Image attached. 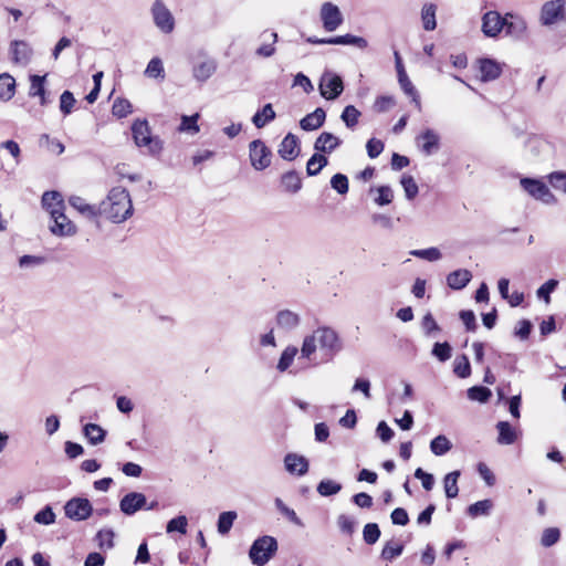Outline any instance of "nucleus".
<instances>
[{
    "label": "nucleus",
    "instance_id": "1",
    "mask_svg": "<svg viewBox=\"0 0 566 566\" xmlns=\"http://www.w3.org/2000/svg\"><path fill=\"white\" fill-rule=\"evenodd\" d=\"M343 343L339 335L331 327L323 326L306 335L301 346V358L313 366L332 361L342 350Z\"/></svg>",
    "mask_w": 566,
    "mask_h": 566
},
{
    "label": "nucleus",
    "instance_id": "2",
    "mask_svg": "<svg viewBox=\"0 0 566 566\" xmlns=\"http://www.w3.org/2000/svg\"><path fill=\"white\" fill-rule=\"evenodd\" d=\"M98 212L113 223H122L129 219L134 207L128 190L120 186L112 188L98 205Z\"/></svg>",
    "mask_w": 566,
    "mask_h": 566
},
{
    "label": "nucleus",
    "instance_id": "3",
    "mask_svg": "<svg viewBox=\"0 0 566 566\" xmlns=\"http://www.w3.org/2000/svg\"><path fill=\"white\" fill-rule=\"evenodd\" d=\"M133 138L137 147L147 148L150 154H158L163 149V143L157 136L151 135L146 119H136L132 125Z\"/></svg>",
    "mask_w": 566,
    "mask_h": 566
},
{
    "label": "nucleus",
    "instance_id": "4",
    "mask_svg": "<svg viewBox=\"0 0 566 566\" xmlns=\"http://www.w3.org/2000/svg\"><path fill=\"white\" fill-rule=\"evenodd\" d=\"M277 542L274 537L264 535L256 538L249 552L251 562L256 566L265 565L276 553Z\"/></svg>",
    "mask_w": 566,
    "mask_h": 566
},
{
    "label": "nucleus",
    "instance_id": "5",
    "mask_svg": "<svg viewBox=\"0 0 566 566\" xmlns=\"http://www.w3.org/2000/svg\"><path fill=\"white\" fill-rule=\"evenodd\" d=\"M566 20V1L549 0L543 3L539 12L542 25L551 27Z\"/></svg>",
    "mask_w": 566,
    "mask_h": 566
},
{
    "label": "nucleus",
    "instance_id": "6",
    "mask_svg": "<svg viewBox=\"0 0 566 566\" xmlns=\"http://www.w3.org/2000/svg\"><path fill=\"white\" fill-rule=\"evenodd\" d=\"M150 13L156 28L165 34L175 30V18L163 0H155Z\"/></svg>",
    "mask_w": 566,
    "mask_h": 566
},
{
    "label": "nucleus",
    "instance_id": "7",
    "mask_svg": "<svg viewBox=\"0 0 566 566\" xmlns=\"http://www.w3.org/2000/svg\"><path fill=\"white\" fill-rule=\"evenodd\" d=\"M249 157L255 170H264L271 165L272 153L262 140L255 139L249 145Z\"/></svg>",
    "mask_w": 566,
    "mask_h": 566
},
{
    "label": "nucleus",
    "instance_id": "8",
    "mask_svg": "<svg viewBox=\"0 0 566 566\" xmlns=\"http://www.w3.org/2000/svg\"><path fill=\"white\" fill-rule=\"evenodd\" d=\"M319 18L324 30L327 32L336 31L344 22V17L339 8L329 1L321 6Z\"/></svg>",
    "mask_w": 566,
    "mask_h": 566
},
{
    "label": "nucleus",
    "instance_id": "9",
    "mask_svg": "<svg viewBox=\"0 0 566 566\" xmlns=\"http://www.w3.org/2000/svg\"><path fill=\"white\" fill-rule=\"evenodd\" d=\"M318 88L324 98L335 99L344 90L343 80L339 75L333 72H325L321 77Z\"/></svg>",
    "mask_w": 566,
    "mask_h": 566
},
{
    "label": "nucleus",
    "instance_id": "10",
    "mask_svg": "<svg viewBox=\"0 0 566 566\" xmlns=\"http://www.w3.org/2000/svg\"><path fill=\"white\" fill-rule=\"evenodd\" d=\"M521 186L530 196L536 200H541L547 205L554 203L556 201L548 187L538 179L523 178L521 179Z\"/></svg>",
    "mask_w": 566,
    "mask_h": 566
},
{
    "label": "nucleus",
    "instance_id": "11",
    "mask_svg": "<svg viewBox=\"0 0 566 566\" xmlns=\"http://www.w3.org/2000/svg\"><path fill=\"white\" fill-rule=\"evenodd\" d=\"M65 515L75 521H84L92 513V504L87 499L75 497L65 504Z\"/></svg>",
    "mask_w": 566,
    "mask_h": 566
},
{
    "label": "nucleus",
    "instance_id": "12",
    "mask_svg": "<svg viewBox=\"0 0 566 566\" xmlns=\"http://www.w3.org/2000/svg\"><path fill=\"white\" fill-rule=\"evenodd\" d=\"M506 18L496 11H488L482 18V32L489 38H495L504 29Z\"/></svg>",
    "mask_w": 566,
    "mask_h": 566
},
{
    "label": "nucleus",
    "instance_id": "13",
    "mask_svg": "<svg viewBox=\"0 0 566 566\" xmlns=\"http://www.w3.org/2000/svg\"><path fill=\"white\" fill-rule=\"evenodd\" d=\"M64 209L52 210L53 224L50 227L51 232L55 235L66 237L73 235L76 232V228L64 214Z\"/></svg>",
    "mask_w": 566,
    "mask_h": 566
},
{
    "label": "nucleus",
    "instance_id": "14",
    "mask_svg": "<svg viewBox=\"0 0 566 566\" xmlns=\"http://www.w3.org/2000/svg\"><path fill=\"white\" fill-rule=\"evenodd\" d=\"M46 76V74L29 76L30 87L28 94L32 98L38 97L41 106H46L50 103V96L45 87Z\"/></svg>",
    "mask_w": 566,
    "mask_h": 566
},
{
    "label": "nucleus",
    "instance_id": "15",
    "mask_svg": "<svg viewBox=\"0 0 566 566\" xmlns=\"http://www.w3.org/2000/svg\"><path fill=\"white\" fill-rule=\"evenodd\" d=\"M144 507H146V496L139 492H129L119 502L120 511L129 516Z\"/></svg>",
    "mask_w": 566,
    "mask_h": 566
},
{
    "label": "nucleus",
    "instance_id": "16",
    "mask_svg": "<svg viewBox=\"0 0 566 566\" xmlns=\"http://www.w3.org/2000/svg\"><path fill=\"white\" fill-rule=\"evenodd\" d=\"M217 61L212 57H205L192 66V76L196 81L205 83L208 81L217 71Z\"/></svg>",
    "mask_w": 566,
    "mask_h": 566
},
{
    "label": "nucleus",
    "instance_id": "17",
    "mask_svg": "<svg viewBox=\"0 0 566 566\" xmlns=\"http://www.w3.org/2000/svg\"><path fill=\"white\" fill-rule=\"evenodd\" d=\"M439 135L432 129H426L417 137V144L421 151L430 156L439 149Z\"/></svg>",
    "mask_w": 566,
    "mask_h": 566
},
{
    "label": "nucleus",
    "instance_id": "18",
    "mask_svg": "<svg viewBox=\"0 0 566 566\" xmlns=\"http://www.w3.org/2000/svg\"><path fill=\"white\" fill-rule=\"evenodd\" d=\"M11 60L14 64L27 65L32 57V49L24 41H14L11 44Z\"/></svg>",
    "mask_w": 566,
    "mask_h": 566
},
{
    "label": "nucleus",
    "instance_id": "19",
    "mask_svg": "<svg viewBox=\"0 0 566 566\" xmlns=\"http://www.w3.org/2000/svg\"><path fill=\"white\" fill-rule=\"evenodd\" d=\"M275 322L279 328L290 332L298 327L301 316L291 310H282L277 312Z\"/></svg>",
    "mask_w": 566,
    "mask_h": 566
},
{
    "label": "nucleus",
    "instance_id": "20",
    "mask_svg": "<svg viewBox=\"0 0 566 566\" xmlns=\"http://www.w3.org/2000/svg\"><path fill=\"white\" fill-rule=\"evenodd\" d=\"M481 80L490 82L496 80L502 73V64L492 59H482L479 61Z\"/></svg>",
    "mask_w": 566,
    "mask_h": 566
},
{
    "label": "nucleus",
    "instance_id": "21",
    "mask_svg": "<svg viewBox=\"0 0 566 566\" xmlns=\"http://www.w3.org/2000/svg\"><path fill=\"white\" fill-rule=\"evenodd\" d=\"M300 151L297 137L289 133L280 144L279 155L285 160H293Z\"/></svg>",
    "mask_w": 566,
    "mask_h": 566
},
{
    "label": "nucleus",
    "instance_id": "22",
    "mask_svg": "<svg viewBox=\"0 0 566 566\" xmlns=\"http://www.w3.org/2000/svg\"><path fill=\"white\" fill-rule=\"evenodd\" d=\"M284 464L291 474L304 475L308 471V461L295 453H289L284 458Z\"/></svg>",
    "mask_w": 566,
    "mask_h": 566
},
{
    "label": "nucleus",
    "instance_id": "23",
    "mask_svg": "<svg viewBox=\"0 0 566 566\" xmlns=\"http://www.w3.org/2000/svg\"><path fill=\"white\" fill-rule=\"evenodd\" d=\"M340 144L342 140L337 136L333 135L332 133L324 132L316 138L314 149L316 151L329 154L334 151Z\"/></svg>",
    "mask_w": 566,
    "mask_h": 566
},
{
    "label": "nucleus",
    "instance_id": "24",
    "mask_svg": "<svg viewBox=\"0 0 566 566\" xmlns=\"http://www.w3.org/2000/svg\"><path fill=\"white\" fill-rule=\"evenodd\" d=\"M499 431L497 443L502 446L513 444L518 438V431L507 421H500L496 424Z\"/></svg>",
    "mask_w": 566,
    "mask_h": 566
},
{
    "label": "nucleus",
    "instance_id": "25",
    "mask_svg": "<svg viewBox=\"0 0 566 566\" xmlns=\"http://www.w3.org/2000/svg\"><path fill=\"white\" fill-rule=\"evenodd\" d=\"M69 203L86 218L93 219L99 216L98 207L87 203L86 200L80 196H71Z\"/></svg>",
    "mask_w": 566,
    "mask_h": 566
},
{
    "label": "nucleus",
    "instance_id": "26",
    "mask_svg": "<svg viewBox=\"0 0 566 566\" xmlns=\"http://www.w3.org/2000/svg\"><path fill=\"white\" fill-rule=\"evenodd\" d=\"M472 279L469 270L460 269L448 274L447 284L452 290H461L465 287Z\"/></svg>",
    "mask_w": 566,
    "mask_h": 566
},
{
    "label": "nucleus",
    "instance_id": "27",
    "mask_svg": "<svg viewBox=\"0 0 566 566\" xmlns=\"http://www.w3.org/2000/svg\"><path fill=\"white\" fill-rule=\"evenodd\" d=\"M505 18L506 24L504 25V29L506 34L515 38H521L525 34L527 25L524 19L511 13H507Z\"/></svg>",
    "mask_w": 566,
    "mask_h": 566
},
{
    "label": "nucleus",
    "instance_id": "28",
    "mask_svg": "<svg viewBox=\"0 0 566 566\" xmlns=\"http://www.w3.org/2000/svg\"><path fill=\"white\" fill-rule=\"evenodd\" d=\"M15 78L9 73L0 74V101L9 102L15 94Z\"/></svg>",
    "mask_w": 566,
    "mask_h": 566
},
{
    "label": "nucleus",
    "instance_id": "29",
    "mask_svg": "<svg viewBox=\"0 0 566 566\" xmlns=\"http://www.w3.org/2000/svg\"><path fill=\"white\" fill-rule=\"evenodd\" d=\"M326 114L323 108H316L313 113L301 119L300 126L304 130H315L319 128L325 120Z\"/></svg>",
    "mask_w": 566,
    "mask_h": 566
},
{
    "label": "nucleus",
    "instance_id": "30",
    "mask_svg": "<svg viewBox=\"0 0 566 566\" xmlns=\"http://www.w3.org/2000/svg\"><path fill=\"white\" fill-rule=\"evenodd\" d=\"M83 434L92 446L104 442L106 431L96 423H86L83 426Z\"/></svg>",
    "mask_w": 566,
    "mask_h": 566
},
{
    "label": "nucleus",
    "instance_id": "31",
    "mask_svg": "<svg viewBox=\"0 0 566 566\" xmlns=\"http://www.w3.org/2000/svg\"><path fill=\"white\" fill-rule=\"evenodd\" d=\"M42 206L52 217V210L64 209L62 195L57 191H46L42 196Z\"/></svg>",
    "mask_w": 566,
    "mask_h": 566
},
{
    "label": "nucleus",
    "instance_id": "32",
    "mask_svg": "<svg viewBox=\"0 0 566 566\" xmlns=\"http://www.w3.org/2000/svg\"><path fill=\"white\" fill-rule=\"evenodd\" d=\"M281 185L285 192L296 193L302 188V179L296 171H287L282 175Z\"/></svg>",
    "mask_w": 566,
    "mask_h": 566
},
{
    "label": "nucleus",
    "instance_id": "33",
    "mask_svg": "<svg viewBox=\"0 0 566 566\" xmlns=\"http://www.w3.org/2000/svg\"><path fill=\"white\" fill-rule=\"evenodd\" d=\"M329 42L331 44L355 45L360 50H365L368 46V41L365 38L353 34L333 36Z\"/></svg>",
    "mask_w": 566,
    "mask_h": 566
},
{
    "label": "nucleus",
    "instance_id": "34",
    "mask_svg": "<svg viewBox=\"0 0 566 566\" xmlns=\"http://www.w3.org/2000/svg\"><path fill=\"white\" fill-rule=\"evenodd\" d=\"M452 449V443L444 434H439L430 442V451L437 455L442 457Z\"/></svg>",
    "mask_w": 566,
    "mask_h": 566
},
{
    "label": "nucleus",
    "instance_id": "35",
    "mask_svg": "<svg viewBox=\"0 0 566 566\" xmlns=\"http://www.w3.org/2000/svg\"><path fill=\"white\" fill-rule=\"evenodd\" d=\"M437 7L433 3H427L421 9V21L426 31H433L437 27L436 21Z\"/></svg>",
    "mask_w": 566,
    "mask_h": 566
},
{
    "label": "nucleus",
    "instance_id": "36",
    "mask_svg": "<svg viewBox=\"0 0 566 566\" xmlns=\"http://www.w3.org/2000/svg\"><path fill=\"white\" fill-rule=\"evenodd\" d=\"M398 75V82L401 87V90L405 92V94L409 95L412 98V102L416 104L418 108L421 107L420 98L418 95L417 90L412 85L411 81L409 80L406 72H400Z\"/></svg>",
    "mask_w": 566,
    "mask_h": 566
},
{
    "label": "nucleus",
    "instance_id": "37",
    "mask_svg": "<svg viewBox=\"0 0 566 566\" xmlns=\"http://www.w3.org/2000/svg\"><path fill=\"white\" fill-rule=\"evenodd\" d=\"M460 476V471H452L448 473L443 479V488L446 492V496L448 499H454L458 496L459 488L458 480Z\"/></svg>",
    "mask_w": 566,
    "mask_h": 566
},
{
    "label": "nucleus",
    "instance_id": "38",
    "mask_svg": "<svg viewBox=\"0 0 566 566\" xmlns=\"http://www.w3.org/2000/svg\"><path fill=\"white\" fill-rule=\"evenodd\" d=\"M275 118V112L271 104H266L263 108L254 114L252 123L258 128L264 127L269 122Z\"/></svg>",
    "mask_w": 566,
    "mask_h": 566
},
{
    "label": "nucleus",
    "instance_id": "39",
    "mask_svg": "<svg viewBox=\"0 0 566 566\" xmlns=\"http://www.w3.org/2000/svg\"><path fill=\"white\" fill-rule=\"evenodd\" d=\"M297 347L287 346L281 354V357L277 363V370L281 373L286 371L293 364L295 356L297 355Z\"/></svg>",
    "mask_w": 566,
    "mask_h": 566
},
{
    "label": "nucleus",
    "instance_id": "40",
    "mask_svg": "<svg viewBox=\"0 0 566 566\" xmlns=\"http://www.w3.org/2000/svg\"><path fill=\"white\" fill-rule=\"evenodd\" d=\"M327 164V158L324 155L316 153L308 159L306 172L308 176H316Z\"/></svg>",
    "mask_w": 566,
    "mask_h": 566
},
{
    "label": "nucleus",
    "instance_id": "41",
    "mask_svg": "<svg viewBox=\"0 0 566 566\" xmlns=\"http://www.w3.org/2000/svg\"><path fill=\"white\" fill-rule=\"evenodd\" d=\"M237 516L238 515L234 511L222 512L218 518V532L221 535H227L230 532Z\"/></svg>",
    "mask_w": 566,
    "mask_h": 566
},
{
    "label": "nucleus",
    "instance_id": "42",
    "mask_svg": "<svg viewBox=\"0 0 566 566\" xmlns=\"http://www.w3.org/2000/svg\"><path fill=\"white\" fill-rule=\"evenodd\" d=\"M145 75L149 78H161L165 77V70L163 61L159 57H153L145 70Z\"/></svg>",
    "mask_w": 566,
    "mask_h": 566
},
{
    "label": "nucleus",
    "instance_id": "43",
    "mask_svg": "<svg viewBox=\"0 0 566 566\" xmlns=\"http://www.w3.org/2000/svg\"><path fill=\"white\" fill-rule=\"evenodd\" d=\"M133 105L126 98H116L112 106V114L118 118H124L132 114Z\"/></svg>",
    "mask_w": 566,
    "mask_h": 566
},
{
    "label": "nucleus",
    "instance_id": "44",
    "mask_svg": "<svg viewBox=\"0 0 566 566\" xmlns=\"http://www.w3.org/2000/svg\"><path fill=\"white\" fill-rule=\"evenodd\" d=\"M560 539V531L557 527H547L542 532L541 545L543 547H551Z\"/></svg>",
    "mask_w": 566,
    "mask_h": 566
},
{
    "label": "nucleus",
    "instance_id": "45",
    "mask_svg": "<svg viewBox=\"0 0 566 566\" xmlns=\"http://www.w3.org/2000/svg\"><path fill=\"white\" fill-rule=\"evenodd\" d=\"M492 392L489 388L482 386H474L468 389V398L473 401L486 402Z\"/></svg>",
    "mask_w": 566,
    "mask_h": 566
},
{
    "label": "nucleus",
    "instance_id": "46",
    "mask_svg": "<svg viewBox=\"0 0 566 566\" xmlns=\"http://www.w3.org/2000/svg\"><path fill=\"white\" fill-rule=\"evenodd\" d=\"M274 503H275V506L279 510V512L282 515H284L290 522H292L293 524H295L297 526H303V523L300 520V517L297 516V514L295 513V511L290 509L287 505H285L281 499L276 497Z\"/></svg>",
    "mask_w": 566,
    "mask_h": 566
},
{
    "label": "nucleus",
    "instance_id": "47",
    "mask_svg": "<svg viewBox=\"0 0 566 566\" xmlns=\"http://www.w3.org/2000/svg\"><path fill=\"white\" fill-rule=\"evenodd\" d=\"M342 490V485L333 480H322L317 485V492L322 496H331L337 494Z\"/></svg>",
    "mask_w": 566,
    "mask_h": 566
},
{
    "label": "nucleus",
    "instance_id": "48",
    "mask_svg": "<svg viewBox=\"0 0 566 566\" xmlns=\"http://www.w3.org/2000/svg\"><path fill=\"white\" fill-rule=\"evenodd\" d=\"M410 254L430 262L438 261L442 258L440 250L434 247L421 250H412L410 251Z\"/></svg>",
    "mask_w": 566,
    "mask_h": 566
},
{
    "label": "nucleus",
    "instance_id": "49",
    "mask_svg": "<svg viewBox=\"0 0 566 566\" xmlns=\"http://www.w3.org/2000/svg\"><path fill=\"white\" fill-rule=\"evenodd\" d=\"M359 116L360 112L355 106L348 105L344 108L340 118L348 128H353L357 125Z\"/></svg>",
    "mask_w": 566,
    "mask_h": 566
},
{
    "label": "nucleus",
    "instance_id": "50",
    "mask_svg": "<svg viewBox=\"0 0 566 566\" xmlns=\"http://www.w3.org/2000/svg\"><path fill=\"white\" fill-rule=\"evenodd\" d=\"M492 507V502L490 500H482L471 504L468 509V513L472 517H476L479 515H488Z\"/></svg>",
    "mask_w": 566,
    "mask_h": 566
},
{
    "label": "nucleus",
    "instance_id": "51",
    "mask_svg": "<svg viewBox=\"0 0 566 566\" xmlns=\"http://www.w3.org/2000/svg\"><path fill=\"white\" fill-rule=\"evenodd\" d=\"M454 374L460 378H467L471 375V366L467 356L462 355L455 358Z\"/></svg>",
    "mask_w": 566,
    "mask_h": 566
},
{
    "label": "nucleus",
    "instance_id": "52",
    "mask_svg": "<svg viewBox=\"0 0 566 566\" xmlns=\"http://www.w3.org/2000/svg\"><path fill=\"white\" fill-rule=\"evenodd\" d=\"M75 103L73 94L70 91H64L60 96V111L66 116L72 113Z\"/></svg>",
    "mask_w": 566,
    "mask_h": 566
},
{
    "label": "nucleus",
    "instance_id": "53",
    "mask_svg": "<svg viewBox=\"0 0 566 566\" xmlns=\"http://www.w3.org/2000/svg\"><path fill=\"white\" fill-rule=\"evenodd\" d=\"M364 541L371 545L375 544L380 536V530L376 523H368L363 531Z\"/></svg>",
    "mask_w": 566,
    "mask_h": 566
},
{
    "label": "nucleus",
    "instance_id": "54",
    "mask_svg": "<svg viewBox=\"0 0 566 566\" xmlns=\"http://www.w3.org/2000/svg\"><path fill=\"white\" fill-rule=\"evenodd\" d=\"M187 525H188L187 517L185 515H180L178 517L170 520L167 523L166 530L168 533L179 532L180 534H186Z\"/></svg>",
    "mask_w": 566,
    "mask_h": 566
},
{
    "label": "nucleus",
    "instance_id": "55",
    "mask_svg": "<svg viewBox=\"0 0 566 566\" xmlns=\"http://www.w3.org/2000/svg\"><path fill=\"white\" fill-rule=\"evenodd\" d=\"M331 186L339 195H346L348 192V178L343 174H336L331 179Z\"/></svg>",
    "mask_w": 566,
    "mask_h": 566
},
{
    "label": "nucleus",
    "instance_id": "56",
    "mask_svg": "<svg viewBox=\"0 0 566 566\" xmlns=\"http://www.w3.org/2000/svg\"><path fill=\"white\" fill-rule=\"evenodd\" d=\"M34 522L42 525H51L55 522V514L51 506H45L34 515Z\"/></svg>",
    "mask_w": 566,
    "mask_h": 566
},
{
    "label": "nucleus",
    "instance_id": "57",
    "mask_svg": "<svg viewBox=\"0 0 566 566\" xmlns=\"http://www.w3.org/2000/svg\"><path fill=\"white\" fill-rule=\"evenodd\" d=\"M396 105V101L390 95L378 96L374 103V109L377 113H384L389 111L391 107Z\"/></svg>",
    "mask_w": 566,
    "mask_h": 566
},
{
    "label": "nucleus",
    "instance_id": "58",
    "mask_svg": "<svg viewBox=\"0 0 566 566\" xmlns=\"http://www.w3.org/2000/svg\"><path fill=\"white\" fill-rule=\"evenodd\" d=\"M401 186L405 190L407 199L412 200L417 196L419 189L411 176H402Z\"/></svg>",
    "mask_w": 566,
    "mask_h": 566
},
{
    "label": "nucleus",
    "instance_id": "59",
    "mask_svg": "<svg viewBox=\"0 0 566 566\" xmlns=\"http://www.w3.org/2000/svg\"><path fill=\"white\" fill-rule=\"evenodd\" d=\"M378 196L375 198V202L378 206L389 205L394 199V192L389 186H380L377 188Z\"/></svg>",
    "mask_w": 566,
    "mask_h": 566
},
{
    "label": "nucleus",
    "instance_id": "60",
    "mask_svg": "<svg viewBox=\"0 0 566 566\" xmlns=\"http://www.w3.org/2000/svg\"><path fill=\"white\" fill-rule=\"evenodd\" d=\"M114 532L109 528L101 530L97 533V541L101 548H112L114 546Z\"/></svg>",
    "mask_w": 566,
    "mask_h": 566
},
{
    "label": "nucleus",
    "instance_id": "61",
    "mask_svg": "<svg viewBox=\"0 0 566 566\" xmlns=\"http://www.w3.org/2000/svg\"><path fill=\"white\" fill-rule=\"evenodd\" d=\"M198 118H199L198 114H195L192 116H182L179 129L181 132H190L193 134L198 133L199 132V126L197 124Z\"/></svg>",
    "mask_w": 566,
    "mask_h": 566
},
{
    "label": "nucleus",
    "instance_id": "62",
    "mask_svg": "<svg viewBox=\"0 0 566 566\" xmlns=\"http://www.w3.org/2000/svg\"><path fill=\"white\" fill-rule=\"evenodd\" d=\"M549 184L556 190H560L566 193V172L555 171L548 176Z\"/></svg>",
    "mask_w": 566,
    "mask_h": 566
},
{
    "label": "nucleus",
    "instance_id": "63",
    "mask_svg": "<svg viewBox=\"0 0 566 566\" xmlns=\"http://www.w3.org/2000/svg\"><path fill=\"white\" fill-rule=\"evenodd\" d=\"M432 355L440 361H446L451 357V347L448 343H436L432 348Z\"/></svg>",
    "mask_w": 566,
    "mask_h": 566
},
{
    "label": "nucleus",
    "instance_id": "64",
    "mask_svg": "<svg viewBox=\"0 0 566 566\" xmlns=\"http://www.w3.org/2000/svg\"><path fill=\"white\" fill-rule=\"evenodd\" d=\"M401 553L402 546L400 544L387 543L381 551V557L390 560L398 557Z\"/></svg>",
    "mask_w": 566,
    "mask_h": 566
}]
</instances>
